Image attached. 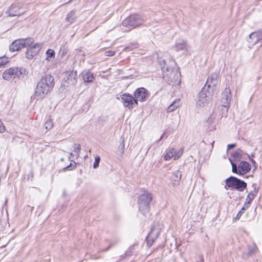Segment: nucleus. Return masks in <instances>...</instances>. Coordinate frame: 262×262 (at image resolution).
I'll list each match as a JSON object with an SVG mask.
<instances>
[{
  "mask_svg": "<svg viewBox=\"0 0 262 262\" xmlns=\"http://www.w3.org/2000/svg\"><path fill=\"white\" fill-rule=\"evenodd\" d=\"M54 85V79L50 75H46L38 82L35 91L37 99H42Z\"/></svg>",
  "mask_w": 262,
  "mask_h": 262,
  "instance_id": "f257e3e1",
  "label": "nucleus"
},
{
  "mask_svg": "<svg viewBox=\"0 0 262 262\" xmlns=\"http://www.w3.org/2000/svg\"><path fill=\"white\" fill-rule=\"evenodd\" d=\"M145 18L140 15H132L124 19L122 24V26L126 28V30H130L144 24Z\"/></svg>",
  "mask_w": 262,
  "mask_h": 262,
  "instance_id": "f03ea898",
  "label": "nucleus"
},
{
  "mask_svg": "<svg viewBox=\"0 0 262 262\" xmlns=\"http://www.w3.org/2000/svg\"><path fill=\"white\" fill-rule=\"evenodd\" d=\"M225 188L228 189L227 187L231 189H235L238 191L242 192L247 187V183L236 177L231 176L225 180Z\"/></svg>",
  "mask_w": 262,
  "mask_h": 262,
  "instance_id": "7ed1b4c3",
  "label": "nucleus"
},
{
  "mask_svg": "<svg viewBox=\"0 0 262 262\" xmlns=\"http://www.w3.org/2000/svg\"><path fill=\"white\" fill-rule=\"evenodd\" d=\"M152 199L151 193L147 191H145L141 194L138 201V207L139 210L142 214H145L149 210V203Z\"/></svg>",
  "mask_w": 262,
  "mask_h": 262,
  "instance_id": "20e7f679",
  "label": "nucleus"
},
{
  "mask_svg": "<svg viewBox=\"0 0 262 262\" xmlns=\"http://www.w3.org/2000/svg\"><path fill=\"white\" fill-rule=\"evenodd\" d=\"M26 70L22 67H12L6 70L3 73V78L4 80L10 81L15 78H20L21 76L25 75Z\"/></svg>",
  "mask_w": 262,
  "mask_h": 262,
  "instance_id": "39448f33",
  "label": "nucleus"
},
{
  "mask_svg": "<svg viewBox=\"0 0 262 262\" xmlns=\"http://www.w3.org/2000/svg\"><path fill=\"white\" fill-rule=\"evenodd\" d=\"M211 94L204 87L198 94L196 103L200 106L206 105L210 100Z\"/></svg>",
  "mask_w": 262,
  "mask_h": 262,
  "instance_id": "423d86ee",
  "label": "nucleus"
},
{
  "mask_svg": "<svg viewBox=\"0 0 262 262\" xmlns=\"http://www.w3.org/2000/svg\"><path fill=\"white\" fill-rule=\"evenodd\" d=\"M26 12L23 10L22 5L20 4H12L6 11V14L7 16H19Z\"/></svg>",
  "mask_w": 262,
  "mask_h": 262,
  "instance_id": "0eeeda50",
  "label": "nucleus"
},
{
  "mask_svg": "<svg viewBox=\"0 0 262 262\" xmlns=\"http://www.w3.org/2000/svg\"><path fill=\"white\" fill-rule=\"evenodd\" d=\"M231 99V90L229 88H226L222 95V107L225 108L226 112H228Z\"/></svg>",
  "mask_w": 262,
  "mask_h": 262,
  "instance_id": "6e6552de",
  "label": "nucleus"
},
{
  "mask_svg": "<svg viewBox=\"0 0 262 262\" xmlns=\"http://www.w3.org/2000/svg\"><path fill=\"white\" fill-rule=\"evenodd\" d=\"M41 43H36L32 46L29 47L26 52V57L28 59H32L37 55L41 48Z\"/></svg>",
  "mask_w": 262,
  "mask_h": 262,
  "instance_id": "1a4fd4ad",
  "label": "nucleus"
},
{
  "mask_svg": "<svg viewBox=\"0 0 262 262\" xmlns=\"http://www.w3.org/2000/svg\"><path fill=\"white\" fill-rule=\"evenodd\" d=\"M121 99L123 101V103L125 106L128 107L129 108H133V105L135 103L138 104L137 101L135 98L129 94H124L121 95Z\"/></svg>",
  "mask_w": 262,
  "mask_h": 262,
  "instance_id": "9d476101",
  "label": "nucleus"
},
{
  "mask_svg": "<svg viewBox=\"0 0 262 262\" xmlns=\"http://www.w3.org/2000/svg\"><path fill=\"white\" fill-rule=\"evenodd\" d=\"M218 74L216 73H213L211 74L208 77L206 84L204 87L206 86L208 88L213 90L214 87L216 85L218 82Z\"/></svg>",
  "mask_w": 262,
  "mask_h": 262,
  "instance_id": "9b49d317",
  "label": "nucleus"
},
{
  "mask_svg": "<svg viewBox=\"0 0 262 262\" xmlns=\"http://www.w3.org/2000/svg\"><path fill=\"white\" fill-rule=\"evenodd\" d=\"M147 95V91L143 88L138 89L134 93L135 99L137 102L144 101Z\"/></svg>",
  "mask_w": 262,
  "mask_h": 262,
  "instance_id": "f8f14e48",
  "label": "nucleus"
},
{
  "mask_svg": "<svg viewBox=\"0 0 262 262\" xmlns=\"http://www.w3.org/2000/svg\"><path fill=\"white\" fill-rule=\"evenodd\" d=\"M25 42L23 38L17 39L14 41L10 46V50L14 52L19 50L25 47Z\"/></svg>",
  "mask_w": 262,
  "mask_h": 262,
  "instance_id": "ddd939ff",
  "label": "nucleus"
},
{
  "mask_svg": "<svg viewBox=\"0 0 262 262\" xmlns=\"http://www.w3.org/2000/svg\"><path fill=\"white\" fill-rule=\"evenodd\" d=\"M250 164L246 161H242L238 165L239 175H244L249 172L251 169Z\"/></svg>",
  "mask_w": 262,
  "mask_h": 262,
  "instance_id": "4468645a",
  "label": "nucleus"
},
{
  "mask_svg": "<svg viewBox=\"0 0 262 262\" xmlns=\"http://www.w3.org/2000/svg\"><path fill=\"white\" fill-rule=\"evenodd\" d=\"M249 37L250 39H251V42L256 44L262 40V29L251 33Z\"/></svg>",
  "mask_w": 262,
  "mask_h": 262,
  "instance_id": "2eb2a0df",
  "label": "nucleus"
},
{
  "mask_svg": "<svg viewBox=\"0 0 262 262\" xmlns=\"http://www.w3.org/2000/svg\"><path fill=\"white\" fill-rule=\"evenodd\" d=\"M77 16L76 14V12L74 10H72L68 13L66 17V21L68 25H70L76 20Z\"/></svg>",
  "mask_w": 262,
  "mask_h": 262,
  "instance_id": "dca6fc26",
  "label": "nucleus"
},
{
  "mask_svg": "<svg viewBox=\"0 0 262 262\" xmlns=\"http://www.w3.org/2000/svg\"><path fill=\"white\" fill-rule=\"evenodd\" d=\"M159 62L161 63V66H162V62L163 63L164 65H163V67L162 68V70L163 71H164L165 70H166L167 71H172V67L173 66L176 64V62H175L174 60H173V59H170L169 60V62H170V65L169 67L167 66L166 61L165 60H163L162 61H160Z\"/></svg>",
  "mask_w": 262,
  "mask_h": 262,
  "instance_id": "f3484780",
  "label": "nucleus"
},
{
  "mask_svg": "<svg viewBox=\"0 0 262 262\" xmlns=\"http://www.w3.org/2000/svg\"><path fill=\"white\" fill-rule=\"evenodd\" d=\"M81 74L84 82H92L94 79L93 74L89 71H84Z\"/></svg>",
  "mask_w": 262,
  "mask_h": 262,
  "instance_id": "a211bd4d",
  "label": "nucleus"
},
{
  "mask_svg": "<svg viewBox=\"0 0 262 262\" xmlns=\"http://www.w3.org/2000/svg\"><path fill=\"white\" fill-rule=\"evenodd\" d=\"M180 100H176L169 106L167 108V112L169 113L172 112L176 110L180 106Z\"/></svg>",
  "mask_w": 262,
  "mask_h": 262,
  "instance_id": "6ab92c4d",
  "label": "nucleus"
},
{
  "mask_svg": "<svg viewBox=\"0 0 262 262\" xmlns=\"http://www.w3.org/2000/svg\"><path fill=\"white\" fill-rule=\"evenodd\" d=\"M80 144H75L74 145V147H73V150H74V152H75V154H73V153H71V157H75L76 158H78L79 156V152H80Z\"/></svg>",
  "mask_w": 262,
  "mask_h": 262,
  "instance_id": "aec40b11",
  "label": "nucleus"
},
{
  "mask_svg": "<svg viewBox=\"0 0 262 262\" xmlns=\"http://www.w3.org/2000/svg\"><path fill=\"white\" fill-rule=\"evenodd\" d=\"M172 157H174V149L171 148L168 151L164 156V160L167 161L170 159Z\"/></svg>",
  "mask_w": 262,
  "mask_h": 262,
  "instance_id": "412c9836",
  "label": "nucleus"
},
{
  "mask_svg": "<svg viewBox=\"0 0 262 262\" xmlns=\"http://www.w3.org/2000/svg\"><path fill=\"white\" fill-rule=\"evenodd\" d=\"M255 197L253 196V194L252 193H249L246 198V202L245 203V206L246 208H248L250 205L252 200L254 199Z\"/></svg>",
  "mask_w": 262,
  "mask_h": 262,
  "instance_id": "4be33fe9",
  "label": "nucleus"
},
{
  "mask_svg": "<svg viewBox=\"0 0 262 262\" xmlns=\"http://www.w3.org/2000/svg\"><path fill=\"white\" fill-rule=\"evenodd\" d=\"M24 41L25 42V43H24L25 47L28 46V47H29L33 46L32 44L34 42V39L33 38L29 37V38H27L26 39H24Z\"/></svg>",
  "mask_w": 262,
  "mask_h": 262,
  "instance_id": "5701e85b",
  "label": "nucleus"
},
{
  "mask_svg": "<svg viewBox=\"0 0 262 262\" xmlns=\"http://www.w3.org/2000/svg\"><path fill=\"white\" fill-rule=\"evenodd\" d=\"M207 123L208 124H215L216 123V121L215 120V115L213 114H211L208 118Z\"/></svg>",
  "mask_w": 262,
  "mask_h": 262,
  "instance_id": "b1692460",
  "label": "nucleus"
},
{
  "mask_svg": "<svg viewBox=\"0 0 262 262\" xmlns=\"http://www.w3.org/2000/svg\"><path fill=\"white\" fill-rule=\"evenodd\" d=\"M181 172L177 170L173 173L172 179L175 181H179L181 178Z\"/></svg>",
  "mask_w": 262,
  "mask_h": 262,
  "instance_id": "393cba45",
  "label": "nucleus"
},
{
  "mask_svg": "<svg viewBox=\"0 0 262 262\" xmlns=\"http://www.w3.org/2000/svg\"><path fill=\"white\" fill-rule=\"evenodd\" d=\"M8 62L9 60L8 59V58L6 57L5 56L0 57V68L3 67Z\"/></svg>",
  "mask_w": 262,
  "mask_h": 262,
  "instance_id": "a878e982",
  "label": "nucleus"
},
{
  "mask_svg": "<svg viewBox=\"0 0 262 262\" xmlns=\"http://www.w3.org/2000/svg\"><path fill=\"white\" fill-rule=\"evenodd\" d=\"M186 48V45L184 42H180L176 45L175 49L178 51L184 50Z\"/></svg>",
  "mask_w": 262,
  "mask_h": 262,
  "instance_id": "bb28decb",
  "label": "nucleus"
},
{
  "mask_svg": "<svg viewBox=\"0 0 262 262\" xmlns=\"http://www.w3.org/2000/svg\"><path fill=\"white\" fill-rule=\"evenodd\" d=\"M53 122L51 119L48 120L45 124V127L46 129L49 130L52 128Z\"/></svg>",
  "mask_w": 262,
  "mask_h": 262,
  "instance_id": "cd10ccee",
  "label": "nucleus"
},
{
  "mask_svg": "<svg viewBox=\"0 0 262 262\" xmlns=\"http://www.w3.org/2000/svg\"><path fill=\"white\" fill-rule=\"evenodd\" d=\"M46 54L47 55V57L46 59L48 60H49V58L54 57L55 56V52L52 49H48L46 52Z\"/></svg>",
  "mask_w": 262,
  "mask_h": 262,
  "instance_id": "c85d7f7f",
  "label": "nucleus"
},
{
  "mask_svg": "<svg viewBox=\"0 0 262 262\" xmlns=\"http://www.w3.org/2000/svg\"><path fill=\"white\" fill-rule=\"evenodd\" d=\"M242 151L241 150L238 149L236 151H235V152H234L232 154V156L235 159H239L241 158V156H242Z\"/></svg>",
  "mask_w": 262,
  "mask_h": 262,
  "instance_id": "c756f323",
  "label": "nucleus"
},
{
  "mask_svg": "<svg viewBox=\"0 0 262 262\" xmlns=\"http://www.w3.org/2000/svg\"><path fill=\"white\" fill-rule=\"evenodd\" d=\"M100 161V157L98 156H96L95 158V161L93 163L94 168L96 169L98 167Z\"/></svg>",
  "mask_w": 262,
  "mask_h": 262,
  "instance_id": "7c9ffc66",
  "label": "nucleus"
},
{
  "mask_svg": "<svg viewBox=\"0 0 262 262\" xmlns=\"http://www.w3.org/2000/svg\"><path fill=\"white\" fill-rule=\"evenodd\" d=\"M183 152V149H180L177 151H174V159L176 160L179 159L182 155Z\"/></svg>",
  "mask_w": 262,
  "mask_h": 262,
  "instance_id": "2f4dec72",
  "label": "nucleus"
},
{
  "mask_svg": "<svg viewBox=\"0 0 262 262\" xmlns=\"http://www.w3.org/2000/svg\"><path fill=\"white\" fill-rule=\"evenodd\" d=\"M257 250V248L255 244H253L252 246L249 249L248 255H250L255 253Z\"/></svg>",
  "mask_w": 262,
  "mask_h": 262,
  "instance_id": "473e14b6",
  "label": "nucleus"
},
{
  "mask_svg": "<svg viewBox=\"0 0 262 262\" xmlns=\"http://www.w3.org/2000/svg\"><path fill=\"white\" fill-rule=\"evenodd\" d=\"M231 165H232V171L233 173H237L239 174L238 173V166L237 167V165L231 162Z\"/></svg>",
  "mask_w": 262,
  "mask_h": 262,
  "instance_id": "72a5a7b5",
  "label": "nucleus"
},
{
  "mask_svg": "<svg viewBox=\"0 0 262 262\" xmlns=\"http://www.w3.org/2000/svg\"><path fill=\"white\" fill-rule=\"evenodd\" d=\"M76 167V165L75 163V164L74 165H73L72 164V163H71L68 166H67V167L63 168V171L71 170L75 169Z\"/></svg>",
  "mask_w": 262,
  "mask_h": 262,
  "instance_id": "f704fd0d",
  "label": "nucleus"
},
{
  "mask_svg": "<svg viewBox=\"0 0 262 262\" xmlns=\"http://www.w3.org/2000/svg\"><path fill=\"white\" fill-rule=\"evenodd\" d=\"M252 186L254 187L253 190H252L249 193H252L255 197L258 192V189L257 188H256L255 184L253 185Z\"/></svg>",
  "mask_w": 262,
  "mask_h": 262,
  "instance_id": "c9c22d12",
  "label": "nucleus"
},
{
  "mask_svg": "<svg viewBox=\"0 0 262 262\" xmlns=\"http://www.w3.org/2000/svg\"><path fill=\"white\" fill-rule=\"evenodd\" d=\"M115 53V51H111V50L105 51L104 53L105 55L106 56H113L114 55Z\"/></svg>",
  "mask_w": 262,
  "mask_h": 262,
  "instance_id": "e433bc0d",
  "label": "nucleus"
},
{
  "mask_svg": "<svg viewBox=\"0 0 262 262\" xmlns=\"http://www.w3.org/2000/svg\"><path fill=\"white\" fill-rule=\"evenodd\" d=\"M246 208V207L244 206L241 209V210L239 211V212L238 213V214L236 215V219H238L240 217V216L242 215V214L244 213Z\"/></svg>",
  "mask_w": 262,
  "mask_h": 262,
  "instance_id": "4c0bfd02",
  "label": "nucleus"
},
{
  "mask_svg": "<svg viewBox=\"0 0 262 262\" xmlns=\"http://www.w3.org/2000/svg\"><path fill=\"white\" fill-rule=\"evenodd\" d=\"M120 155H123V152H124V145L123 143H122L121 145H120Z\"/></svg>",
  "mask_w": 262,
  "mask_h": 262,
  "instance_id": "58836bf2",
  "label": "nucleus"
},
{
  "mask_svg": "<svg viewBox=\"0 0 262 262\" xmlns=\"http://www.w3.org/2000/svg\"><path fill=\"white\" fill-rule=\"evenodd\" d=\"M5 130V127L3 124H0V133H3Z\"/></svg>",
  "mask_w": 262,
  "mask_h": 262,
  "instance_id": "ea45409f",
  "label": "nucleus"
},
{
  "mask_svg": "<svg viewBox=\"0 0 262 262\" xmlns=\"http://www.w3.org/2000/svg\"><path fill=\"white\" fill-rule=\"evenodd\" d=\"M235 146H236L235 144H231L228 145V150L231 149L232 148H234V147H235Z\"/></svg>",
  "mask_w": 262,
  "mask_h": 262,
  "instance_id": "a19ab883",
  "label": "nucleus"
},
{
  "mask_svg": "<svg viewBox=\"0 0 262 262\" xmlns=\"http://www.w3.org/2000/svg\"><path fill=\"white\" fill-rule=\"evenodd\" d=\"M200 261H198L197 262H204V258L202 255H200Z\"/></svg>",
  "mask_w": 262,
  "mask_h": 262,
  "instance_id": "79ce46f5",
  "label": "nucleus"
},
{
  "mask_svg": "<svg viewBox=\"0 0 262 262\" xmlns=\"http://www.w3.org/2000/svg\"><path fill=\"white\" fill-rule=\"evenodd\" d=\"M250 161L252 162V163L253 164V165H255L256 164V162L255 161L252 159H250Z\"/></svg>",
  "mask_w": 262,
  "mask_h": 262,
  "instance_id": "37998d69",
  "label": "nucleus"
},
{
  "mask_svg": "<svg viewBox=\"0 0 262 262\" xmlns=\"http://www.w3.org/2000/svg\"><path fill=\"white\" fill-rule=\"evenodd\" d=\"M63 1H64V2H63V4H66L67 3H66V2H67V1H68V0H63Z\"/></svg>",
  "mask_w": 262,
  "mask_h": 262,
  "instance_id": "c03bdc74",
  "label": "nucleus"
},
{
  "mask_svg": "<svg viewBox=\"0 0 262 262\" xmlns=\"http://www.w3.org/2000/svg\"><path fill=\"white\" fill-rule=\"evenodd\" d=\"M254 157V154H251L250 156H249V157Z\"/></svg>",
  "mask_w": 262,
  "mask_h": 262,
  "instance_id": "a18cd8bd",
  "label": "nucleus"
},
{
  "mask_svg": "<svg viewBox=\"0 0 262 262\" xmlns=\"http://www.w3.org/2000/svg\"><path fill=\"white\" fill-rule=\"evenodd\" d=\"M72 0H68V1H67L66 3H69Z\"/></svg>",
  "mask_w": 262,
  "mask_h": 262,
  "instance_id": "49530a36",
  "label": "nucleus"
},
{
  "mask_svg": "<svg viewBox=\"0 0 262 262\" xmlns=\"http://www.w3.org/2000/svg\"><path fill=\"white\" fill-rule=\"evenodd\" d=\"M0 124H3V123L2 122L1 120H0Z\"/></svg>",
  "mask_w": 262,
  "mask_h": 262,
  "instance_id": "de8ad7c7",
  "label": "nucleus"
},
{
  "mask_svg": "<svg viewBox=\"0 0 262 262\" xmlns=\"http://www.w3.org/2000/svg\"><path fill=\"white\" fill-rule=\"evenodd\" d=\"M73 76V74L70 75V77H72Z\"/></svg>",
  "mask_w": 262,
  "mask_h": 262,
  "instance_id": "09e8293b",
  "label": "nucleus"
}]
</instances>
